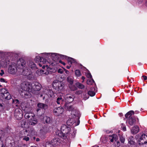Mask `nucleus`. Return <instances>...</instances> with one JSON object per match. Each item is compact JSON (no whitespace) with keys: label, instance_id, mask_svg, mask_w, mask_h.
<instances>
[{"label":"nucleus","instance_id":"f257e3e1","mask_svg":"<svg viewBox=\"0 0 147 147\" xmlns=\"http://www.w3.org/2000/svg\"><path fill=\"white\" fill-rule=\"evenodd\" d=\"M21 71L19 72L18 75H22L26 76L27 78L29 80L33 78V76L32 75V71L31 69H29L28 67H26L24 69L20 70Z\"/></svg>","mask_w":147,"mask_h":147},{"label":"nucleus","instance_id":"f03ea898","mask_svg":"<svg viewBox=\"0 0 147 147\" xmlns=\"http://www.w3.org/2000/svg\"><path fill=\"white\" fill-rule=\"evenodd\" d=\"M43 56L46 58H48L50 57L53 58V59H55V60L60 58L61 59H66L67 57L65 55H60L55 53H42Z\"/></svg>","mask_w":147,"mask_h":147},{"label":"nucleus","instance_id":"7ed1b4c3","mask_svg":"<svg viewBox=\"0 0 147 147\" xmlns=\"http://www.w3.org/2000/svg\"><path fill=\"white\" fill-rule=\"evenodd\" d=\"M24 117L26 119H29L28 123L30 125H34L37 123V121L35 118V115L32 113H26Z\"/></svg>","mask_w":147,"mask_h":147},{"label":"nucleus","instance_id":"20e7f679","mask_svg":"<svg viewBox=\"0 0 147 147\" xmlns=\"http://www.w3.org/2000/svg\"><path fill=\"white\" fill-rule=\"evenodd\" d=\"M134 112L133 111H130L127 112L125 115L126 118H128L126 123L127 124H129L130 126L133 125L135 124L136 121V119L135 117H131L132 115L134 114Z\"/></svg>","mask_w":147,"mask_h":147},{"label":"nucleus","instance_id":"39448f33","mask_svg":"<svg viewBox=\"0 0 147 147\" xmlns=\"http://www.w3.org/2000/svg\"><path fill=\"white\" fill-rule=\"evenodd\" d=\"M43 93L40 94V97H43V100L48 98H54L55 96L53 91L50 89H44L43 90Z\"/></svg>","mask_w":147,"mask_h":147},{"label":"nucleus","instance_id":"423d86ee","mask_svg":"<svg viewBox=\"0 0 147 147\" xmlns=\"http://www.w3.org/2000/svg\"><path fill=\"white\" fill-rule=\"evenodd\" d=\"M20 71H21L17 69L15 63H12L8 67V72L11 74L13 75L17 74V75L19 76L18 74Z\"/></svg>","mask_w":147,"mask_h":147},{"label":"nucleus","instance_id":"0eeeda50","mask_svg":"<svg viewBox=\"0 0 147 147\" xmlns=\"http://www.w3.org/2000/svg\"><path fill=\"white\" fill-rule=\"evenodd\" d=\"M70 127L67 126L65 125H62L61 128V130L63 134V138H65L68 136V135H70V134L69 133L70 131Z\"/></svg>","mask_w":147,"mask_h":147},{"label":"nucleus","instance_id":"6e6552de","mask_svg":"<svg viewBox=\"0 0 147 147\" xmlns=\"http://www.w3.org/2000/svg\"><path fill=\"white\" fill-rule=\"evenodd\" d=\"M71 117L74 118V121H77V124L75 125H78L79 124L80 121L79 119L80 116V114L79 111L76 110V109L73 110L71 112Z\"/></svg>","mask_w":147,"mask_h":147},{"label":"nucleus","instance_id":"1a4fd4ad","mask_svg":"<svg viewBox=\"0 0 147 147\" xmlns=\"http://www.w3.org/2000/svg\"><path fill=\"white\" fill-rule=\"evenodd\" d=\"M31 86V84L30 82H23L20 85V87L22 89L20 91L22 92V91H26L30 92L31 90L30 88Z\"/></svg>","mask_w":147,"mask_h":147},{"label":"nucleus","instance_id":"9d476101","mask_svg":"<svg viewBox=\"0 0 147 147\" xmlns=\"http://www.w3.org/2000/svg\"><path fill=\"white\" fill-rule=\"evenodd\" d=\"M52 86L54 88L58 91H61L63 88V84L58 80H54Z\"/></svg>","mask_w":147,"mask_h":147},{"label":"nucleus","instance_id":"9b49d317","mask_svg":"<svg viewBox=\"0 0 147 147\" xmlns=\"http://www.w3.org/2000/svg\"><path fill=\"white\" fill-rule=\"evenodd\" d=\"M138 143L140 144H143L147 143V135L144 134H142L138 140Z\"/></svg>","mask_w":147,"mask_h":147},{"label":"nucleus","instance_id":"f8f14e48","mask_svg":"<svg viewBox=\"0 0 147 147\" xmlns=\"http://www.w3.org/2000/svg\"><path fill=\"white\" fill-rule=\"evenodd\" d=\"M14 115L17 119H21L23 116V113L22 110L20 109H16L15 111Z\"/></svg>","mask_w":147,"mask_h":147},{"label":"nucleus","instance_id":"ddd939ff","mask_svg":"<svg viewBox=\"0 0 147 147\" xmlns=\"http://www.w3.org/2000/svg\"><path fill=\"white\" fill-rule=\"evenodd\" d=\"M9 60L7 57H2L0 59V65L3 66H6L9 64Z\"/></svg>","mask_w":147,"mask_h":147},{"label":"nucleus","instance_id":"4468645a","mask_svg":"<svg viewBox=\"0 0 147 147\" xmlns=\"http://www.w3.org/2000/svg\"><path fill=\"white\" fill-rule=\"evenodd\" d=\"M64 111L63 109L61 107L55 108L53 111L54 114L56 116H59L62 114Z\"/></svg>","mask_w":147,"mask_h":147},{"label":"nucleus","instance_id":"2eb2a0df","mask_svg":"<svg viewBox=\"0 0 147 147\" xmlns=\"http://www.w3.org/2000/svg\"><path fill=\"white\" fill-rule=\"evenodd\" d=\"M64 99L65 103L69 104L74 100L73 98L71 95L69 94H67L65 95L64 97Z\"/></svg>","mask_w":147,"mask_h":147},{"label":"nucleus","instance_id":"dca6fc26","mask_svg":"<svg viewBox=\"0 0 147 147\" xmlns=\"http://www.w3.org/2000/svg\"><path fill=\"white\" fill-rule=\"evenodd\" d=\"M65 109L69 111H71L75 109L73 105H71L68 103H65Z\"/></svg>","mask_w":147,"mask_h":147},{"label":"nucleus","instance_id":"f3484780","mask_svg":"<svg viewBox=\"0 0 147 147\" xmlns=\"http://www.w3.org/2000/svg\"><path fill=\"white\" fill-rule=\"evenodd\" d=\"M109 140L111 142H113L114 140L116 141L118 139L117 136L116 134H113L110 135L109 136Z\"/></svg>","mask_w":147,"mask_h":147},{"label":"nucleus","instance_id":"a211bd4d","mask_svg":"<svg viewBox=\"0 0 147 147\" xmlns=\"http://www.w3.org/2000/svg\"><path fill=\"white\" fill-rule=\"evenodd\" d=\"M4 137V134L2 131H0V147H5V145L3 144L2 139Z\"/></svg>","mask_w":147,"mask_h":147},{"label":"nucleus","instance_id":"6ab92c4d","mask_svg":"<svg viewBox=\"0 0 147 147\" xmlns=\"http://www.w3.org/2000/svg\"><path fill=\"white\" fill-rule=\"evenodd\" d=\"M33 86H35V92H36V94L38 93V91L40 90L41 88V85L37 82L33 83Z\"/></svg>","mask_w":147,"mask_h":147},{"label":"nucleus","instance_id":"aec40b11","mask_svg":"<svg viewBox=\"0 0 147 147\" xmlns=\"http://www.w3.org/2000/svg\"><path fill=\"white\" fill-rule=\"evenodd\" d=\"M28 66L32 70H36L37 69V67L36 64L32 61H30L29 62Z\"/></svg>","mask_w":147,"mask_h":147},{"label":"nucleus","instance_id":"412c9836","mask_svg":"<svg viewBox=\"0 0 147 147\" xmlns=\"http://www.w3.org/2000/svg\"><path fill=\"white\" fill-rule=\"evenodd\" d=\"M139 130L138 127L137 126H135L132 127L131 129V133L134 134H135L138 132Z\"/></svg>","mask_w":147,"mask_h":147},{"label":"nucleus","instance_id":"4be33fe9","mask_svg":"<svg viewBox=\"0 0 147 147\" xmlns=\"http://www.w3.org/2000/svg\"><path fill=\"white\" fill-rule=\"evenodd\" d=\"M21 64V66H22V69L25 66L26 64L25 61L22 59H19L17 62V65H19V64Z\"/></svg>","mask_w":147,"mask_h":147},{"label":"nucleus","instance_id":"5701e85b","mask_svg":"<svg viewBox=\"0 0 147 147\" xmlns=\"http://www.w3.org/2000/svg\"><path fill=\"white\" fill-rule=\"evenodd\" d=\"M64 99H63L62 97H58L56 101L57 103L58 104H64L65 105V103L64 102Z\"/></svg>","mask_w":147,"mask_h":147},{"label":"nucleus","instance_id":"b1692460","mask_svg":"<svg viewBox=\"0 0 147 147\" xmlns=\"http://www.w3.org/2000/svg\"><path fill=\"white\" fill-rule=\"evenodd\" d=\"M74 119L73 118L68 119L67 122V124L69 125H71L72 124H74V125L76 126L75 125L77 124V121L74 122Z\"/></svg>","mask_w":147,"mask_h":147},{"label":"nucleus","instance_id":"393cba45","mask_svg":"<svg viewBox=\"0 0 147 147\" xmlns=\"http://www.w3.org/2000/svg\"><path fill=\"white\" fill-rule=\"evenodd\" d=\"M37 107L39 108L44 109H45L47 108V105L40 103L38 104Z\"/></svg>","mask_w":147,"mask_h":147},{"label":"nucleus","instance_id":"a878e982","mask_svg":"<svg viewBox=\"0 0 147 147\" xmlns=\"http://www.w3.org/2000/svg\"><path fill=\"white\" fill-rule=\"evenodd\" d=\"M2 96L3 98L7 100L11 98V96L9 93L7 92L4 95H2Z\"/></svg>","mask_w":147,"mask_h":147},{"label":"nucleus","instance_id":"bb28decb","mask_svg":"<svg viewBox=\"0 0 147 147\" xmlns=\"http://www.w3.org/2000/svg\"><path fill=\"white\" fill-rule=\"evenodd\" d=\"M43 121L47 123H49L51 121V118L47 116H45L43 118Z\"/></svg>","mask_w":147,"mask_h":147},{"label":"nucleus","instance_id":"cd10ccee","mask_svg":"<svg viewBox=\"0 0 147 147\" xmlns=\"http://www.w3.org/2000/svg\"><path fill=\"white\" fill-rule=\"evenodd\" d=\"M108 140V138L105 136H102L100 138V140L103 143H105Z\"/></svg>","mask_w":147,"mask_h":147},{"label":"nucleus","instance_id":"c85d7f7f","mask_svg":"<svg viewBox=\"0 0 147 147\" xmlns=\"http://www.w3.org/2000/svg\"><path fill=\"white\" fill-rule=\"evenodd\" d=\"M67 60L68 62L71 64L74 63L76 62L75 59L71 57H68Z\"/></svg>","mask_w":147,"mask_h":147},{"label":"nucleus","instance_id":"c756f323","mask_svg":"<svg viewBox=\"0 0 147 147\" xmlns=\"http://www.w3.org/2000/svg\"><path fill=\"white\" fill-rule=\"evenodd\" d=\"M31 87H30V88L31 89V91L30 92H31L34 94H36V92H35V89H34L36 87H35V86H33V83L32 84H31Z\"/></svg>","mask_w":147,"mask_h":147},{"label":"nucleus","instance_id":"7c9ffc66","mask_svg":"<svg viewBox=\"0 0 147 147\" xmlns=\"http://www.w3.org/2000/svg\"><path fill=\"white\" fill-rule=\"evenodd\" d=\"M76 86L79 88L80 89H83L84 88V86L82 84L78 82L76 84Z\"/></svg>","mask_w":147,"mask_h":147},{"label":"nucleus","instance_id":"2f4dec72","mask_svg":"<svg viewBox=\"0 0 147 147\" xmlns=\"http://www.w3.org/2000/svg\"><path fill=\"white\" fill-rule=\"evenodd\" d=\"M75 74L78 77L80 76L81 75L80 71L78 69H77L75 70Z\"/></svg>","mask_w":147,"mask_h":147},{"label":"nucleus","instance_id":"473e14b6","mask_svg":"<svg viewBox=\"0 0 147 147\" xmlns=\"http://www.w3.org/2000/svg\"><path fill=\"white\" fill-rule=\"evenodd\" d=\"M7 90L5 88H3L0 91L1 93V96L2 95H4V94L7 93Z\"/></svg>","mask_w":147,"mask_h":147},{"label":"nucleus","instance_id":"72a5a7b5","mask_svg":"<svg viewBox=\"0 0 147 147\" xmlns=\"http://www.w3.org/2000/svg\"><path fill=\"white\" fill-rule=\"evenodd\" d=\"M40 62L42 63V64L46 63L47 62L46 61V59L44 58L43 57H41L40 58Z\"/></svg>","mask_w":147,"mask_h":147},{"label":"nucleus","instance_id":"f704fd0d","mask_svg":"<svg viewBox=\"0 0 147 147\" xmlns=\"http://www.w3.org/2000/svg\"><path fill=\"white\" fill-rule=\"evenodd\" d=\"M82 97L84 99L86 100L89 98V96L88 94H87L86 93L84 94L82 96Z\"/></svg>","mask_w":147,"mask_h":147},{"label":"nucleus","instance_id":"c9c22d12","mask_svg":"<svg viewBox=\"0 0 147 147\" xmlns=\"http://www.w3.org/2000/svg\"><path fill=\"white\" fill-rule=\"evenodd\" d=\"M95 94V92L92 91H89L88 92V95H89L91 96H94Z\"/></svg>","mask_w":147,"mask_h":147},{"label":"nucleus","instance_id":"e433bc0d","mask_svg":"<svg viewBox=\"0 0 147 147\" xmlns=\"http://www.w3.org/2000/svg\"><path fill=\"white\" fill-rule=\"evenodd\" d=\"M94 82L93 79L88 80L87 82V84H92Z\"/></svg>","mask_w":147,"mask_h":147},{"label":"nucleus","instance_id":"4c0bfd02","mask_svg":"<svg viewBox=\"0 0 147 147\" xmlns=\"http://www.w3.org/2000/svg\"><path fill=\"white\" fill-rule=\"evenodd\" d=\"M67 81L70 84H72L73 83V79L70 77L67 78Z\"/></svg>","mask_w":147,"mask_h":147},{"label":"nucleus","instance_id":"58836bf2","mask_svg":"<svg viewBox=\"0 0 147 147\" xmlns=\"http://www.w3.org/2000/svg\"><path fill=\"white\" fill-rule=\"evenodd\" d=\"M44 72V71L43 70H40L39 71H37L36 72V73H37L38 75H40L44 74L43 73Z\"/></svg>","mask_w":147,"mask_h":147},{"label":"nucleus","instance_id":"ea45409f","mask_svg":"<svg viewBox=\"0 0 147 147\" xmlns=\"http://www.w3.org/2000/svg\"><path fill=\"white\" fill-rule=\"evenodd\" d=\"M40 57H40L38 54H37V55H36V56L34 59V60L36 62L38 61L39 59H40Z\"/></svg>","mask_w":147,"mask_h":147},{"label":"nucleus","instance_id":"a19ab883","mask_svg":"<svg viewBox=\"0 0 147 147\" xmlns=\"http://www.w3.org/2000/svg\"><path fill=\"white\" fill-rule=\"evenodd\" d=\"M128 141V146H130L131 145H133L134 144V142L133 141H130V140H129Z\"/></svg>","mask_w":147,"mask_h":147},{"label":"nucleus","instance_id":"79ce46f5","mask_svg":"<svg viewBox=\"0 0 147 147\" xmlns=\"http://www.w3.org/2000/svg\"><path fill=\"white\" fill-rule=\"evenodd\" d=\"M86 77L88 78H91L92 77L90 73L88 72L86 74Z\"/></svg>","mask_w":147,"mask_h":147},{"label":"nucleus","instance_id":"37998d69","mask_svg":"<svg viewBox=\"0 0 147 147\" xmlns=\"http://www.w3.org/2000/svg\"><path fill=\"white\" fill-rule=\"evenodd\" d=\"M120 140L121 142L122 143H124L125 141V139L122 136L120 137Z\"/></svg>","mask_w":147,"mask_h":147},{"label":"nucleus","instance_id":"c03bdc74","mask_svg":"<svg viewBox=\"0 0 147 147\" xmlns=\"http://www.w3.org/2000/svg\"><path fill=\"white\" fill-rule=\"evenodd\" d=\"M16 66H17V67L18 69H20L19 70H20L22 69V66H21V64H19V65H17V64H16Z\"/></svg>","mask_w":147,"mask_h":147},{"label":"nucleus","instance_id":"a18cd8bd","mask_svg":"<svg viewBox=\"0 0 147 147\" xmlns=\"http://www.w3.org/2000/svg\"><path fill=\"white\" fill-rule=\"evenodd\" d=\"M26 123L25 121H22L21 123V125L22 127H24V125H25Z\"/></svg>","mask_w":147,"mask_h":147},{"label":"nucleus","instance_id":"49530a36","mask_svg":"<svg viewBox=\"0 0 147 147\" xmlns=\"http://www.w3.org/2000/svg\"><path fill=\"white\" fill-rule=\"evenodd\" d=\"M57 140H56V139L55 138V139H54L52 141V143L54 142V144H55L57 143Z\"/></svg>","mask_w":147,"mask_h":147},{"label":"nucleus","instance_id":"de8ad7c7","mask_svg":"<svg viewBox=\"0 0 147 147\" xmlns=\"http://www.w3.org/2000/svg\"><path fill=\"white\" fill-rule=\"evenodd\" d=\"M58 72L59 73H60L61 74L63 72V70L62 69L60 68L58 70Z\"/></svg>","mask_w":147,"mask_h":147},{"label":"nucleus","instance_id":"09e8293b","mask_svg":"<svg viewBox=\"0 0 147 147\" xmlns=\"http://www.w3.org/2000/svg\"><path fill=\"white\" fill-rule=\"evenodd\" d=\"M23 140H25L26 141H28L29 140V138L28 137H25L23 138Z\"/></svg>","mask_w":147,"mask_h":147},{"label":"nucleus","instance_id":"8fccbe9b","mask_svg":"<svg viewBox=\"0 0 147 147\" xmlns=\"http://www.w3.org/2000/svg\"><path fill=\"white\" fill-rule=\"evenodd\" d=\"M13 102L15 103H18L19 101L17 99H15L13 100Z\"/></svg>","mask_w":147,"mask_h":147},{"label":"nucleus","instance_id":"3c124183","mask_svg":"<svg viewBox=\"0 0 147 147\" xmlns=\"http://www.w3.org/2000/svg\"><path fill=\"white\" fill-rule=\"evenodd\" d=\"M4 74V71L3 70H1L0 72V75L2 76Z\"/></svg>","mask_w":147,"mask_h":147},{"label":"nucleus","instance_id":"603ef678","mask_svg":"<svg viewBox=\"0 0 147 147\" xmlns=\"http://www.w3.org/2000/svg\"><path fill=\"white\" fill-rule=\"evenodd\" d=\"M133 139L134 138L132 136H130L128 139V140L133 141Z\"/></svg>","mask_w":147,"mask_h":147},{"label":"nucleus","instance_id":"864d4df0","mask_svg":"<svg viewBox=\"0 0 147 147\" xmlns=\"http://www.w3.org/2000/svg\"><path fill=\"white\" fill-rule=\"evenodd\" d=\"M122 130L124 131H126V128L125 126H123L121 127Z\"/></svg>","mask_w":147,"mask_h":147},{"label":"nucleus","instance_id":"5fc2aeb1","mask_svg":"<svg viewBox=\"0 0 147 147\" xmlns=\"http://www.w3.org/2000/svg\"><path fill=\"white\" fill-rule=\"evenodd\" d=\"M0 81L2 82H5V80L3 78H1L0 79Z\"/></svg>","mask_w":147,"mask_h":147},{"label":"nucleus","instance_id":"6e6d98bb","mask_svg":"<svg viewBox=\"0 0 147 147\" xmlns=\"http://www.w3.org/2000/svg\"><path fill=\"white\" fill-rule=\"evenodd\" d=\"M59 62L61 63V64H63V65H65V63L61 61V60L59 61Z\"/></svg>","mask_w":147,"mask_h":147},{"label":"nucleus","instance_id":"4d7b16f0","mask_svg":"<svg viewBox=\"0 0 147 147\" xmlns=\"http://www.w3.org/2000/svg\"><path fill=\"white\" fill-rule=\"evenodd\" d=\"M142 77L143 78L144 80H146L147 79V77L145 76H143Z\"/></svg>","mask_w":147,"mask_h":147},{"label":"nucleus","instance_id":"13d9d810","mask_svg":"<svg viewBox=\"0 0 147 147\" xmlns=\"http://www.w3.org/2000/svg\"><path fill=\"white\" fill-rule=\"evenodd\" d=\"M54 61V62L51 63V65H55L57 63L56 62H55V61Z\"/></svg>","mask_w":147,"mask_h":147},{"label":"nucleus","instance_id":"bf43d9fd","mask_svg":"<svg viewBox=\"0 0 147 147\" xmlns=\"http://www.w3.org/2000/svg\"><path fill=\"white\" fill-rule=\"evenodd\" d=\"M82 79L83 80V81H82V82H83L84 81V80L85 79V77L84 76H82Z\"/></svg>","mask_w":147,"mask_h":147},{"label":"nucleus","instance_id":"052dcab7","mask_svg":"<svg viewBox=\"0 0 147 147\" xmlns=\"http://www.w3.org/2000/svg\"><path fill=\"white\" fill-rule=\"evenodd\" d=\"M0 108L1 109H3V106L2 104L0 103Z\"/></svg>","mask_w":147,"mask_h":147},{"label":"nucleus","instance_id":"680f3d73","mask_svg":"<svg viewBox=\"0 0 147 147\" xmlns=\"http://www.w3.org/2000/svg\"><path fill=\"white\" fill-rule=\"evenodd\" d=\"M65 73H66L67 74H69V71H67V70H66V69H65Z\"/></svg>","mask_w":147,"mask_h":147},{"label":"nucleus","instance_id":"e2e57ef3","mask_svg":"<svg viewBox=\"0 0 147 147\" xmlns=\"http://www.w3.org/2000/svg\"><path fill=\"white\" fill-rule=\"evenodd\" d=\"M42 63H38V65L40 66V67H41L42 66Z\"/></svg>","mask_w":147,"mask_h":147},{"label":"nucleus","instance_id":"0e129e2a","mask_svg":"<svg viewBox=\"0 0 147 147\" xmlns=\"http://www.w3.org/2000/svg\"><path fill=\"white\" fill-rule=\"evenodd\" d=\"M139 113V111H135V113L136 114H137L138 113Z\"/></svg>","mask_w":147,"mask_h":147},{"label":"nucleus","instance_id":"69168bd1","mask_svg":"<svg viewBox=\"0 0 147 147\" xmlns=\"http://www.w3.org/2000/svg\"><path fill=\"white\" fill-rule=\"evenodd\" d=\"M138 1H139V0H138ZM142 2V0H140V1L139 2H138V3H141V2Z\"/></svg>","mask_w":147,"mask_h":147},{"label":"nucleus","instance_id":"338daca9","mask_svg":"<svg viewBox=\"0 0 147 147\" xmlns=\"http://www.w3.org/2000/svg\"><path fill=\"white\" fill-rule=\"evenodd\" d=\"M120 116L121 117L123 116V114L122 113H120L119 114Z\"/></svg>","mask_w":147,"mask_h":147},{"label":"nucleus","instance_id":"774afa93","mask_svg":"<svg viewBox=\"0 0 147 147\" xmlns=\"http://www.w3.org/2000/svg\"><path fill=\"white\" fill-rule=\"evenodd\" d=\"M70 66H67V69H69V68H70Z\"/></svg>","mask_w":147,"mask_h":147}]
</instances>
